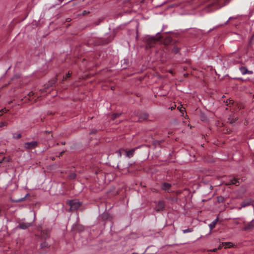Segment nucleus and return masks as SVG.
Segmentation results:
<instances>
[{"instance_id":"nucleus-15","label":"nucleus","mask_w":254,"mask_h":254,"mask_svg":"<svg viewBox=\"0 0 254 254\" xmlns=\"http://www.w3.org/2000/svg\"><path fill=\"white\" fill-rule=\"evenodd\" d=\"M225 245H226V246L225 248H230L233 247V245L232 243H225Z\"/></svg>"},{"instance_id":"nucleus-34","label":"nucleus","mask_w":254,"mask_h":254,"mask_svg":"<svg viewBox=\"0 0 254 254\" xmlns=\"http://www.w3.org/2000/svg\"><path fill=\"white\" fill-rule=\"evenodd\" d=\"M1 116H2V114H0V117Z\"/></svg>"},{"instance_id":"nucleus-19","label":"nucleus","mask_w":254,"mask_h":254,"mask_svg":"<svg viewBox=\"0 0 254 254\" xmlns=\"http://www.w3.org/2000/svg\"><path fill=\"white\" fill-rule=\"evenodd\" d=\"M76 176V175L75 173H72L70 174V175L69 176V178L71 179H73L75 178Z\"/></svg>"},{"instance_id":"nucleus-23","label":"nucleus","mask_w":254,"mask_h":254,"mask_svg":"<svg viewBox=\"0 0 254 254\" xmlns=\"http://www.w3.org/2000/svg\"><path fill=\"white\" fill-rule=\"evenodd\" d=\"M6 125V124L5 123L3 122H0V127H1Z\"/></svg>"},{"instance_id":"nucleus-20","label":"nucleus","mask_w":254,"mask_h":254,"mask_svg":"<svg viewBox=\"0 0 254 254\" xmlns=\"http://www.w3.org/2000/svg\"><path fill=\"white\" fill-rule=\"evenodd\" d=\"M71 73H70L69 71L68 72V73L66 75L65 77H64V79L66 80L67 78L69 77L71 75Z\"/></svg>"},{"instance_id":"nucleus-6","label":"nucleus","mask_w":254,"mask_h":254,"mask_svg":"<svg viewBox=\"0 0 254 254\" xmlns=\"http://www.w3.org/2000/svg\"><path fill=\"white\" fill-rule=\"evenodd\" d=\"M165 206V202L163 200H161L158 201L156 207H155V210L156 211H160L163 209Z\"/></svg>"},{"instance_id":"nucleus-14","label":"nucleus","mask_w":254,"mask_h":254,"mask_svg":"<svg viewBox=\"0 0 254 254\" xmlns=\"http://www.w3.org/2000/svg\"><path fill=\"white\" fill-rule=\"evenodd\" d=\"M180 49L178 47L175 46L172 50V52L174 54H178L180 52Z\"/></svg>"},{"instance_id":"nucleus-8","label":"nucleus","mask_w":254,"mask_h":254,"mask_svg":"<svg viewBox=\"0 0 254 254\" xmlns=\"http://www.w3.org/2000/svg\"><path fill=\"white\" fill-rule=\"evenodd\" d=\"M252 204V200L251 199L244 201L241 203V206L239 207L238 209L240 210L243 207H245L247 206H250Z\"/></svg>"},{"instance_id":"nucleus-10","label":"nucleus","mask_w":254,"mask_h":254,"mask_svg":"<svg viewBox=\"0 0 254 254\" xmlns=\"http://www.w3.org/2000/svg\"><path fill=\"white\" fill-rule=\"evenodd\" d=\"M30 225L31 224L30 223H21L18 225V227L21 229H26L30 227Z\"/></svg>"},{"instance_id":"nucleus-24","label":"nucleus","mask_w":254,"mask_h":254,"mask_svg":"<svg viewBox=\"0 0 254 254\" xmlns=\"http://www.w3.org/2000/svg\"><path fill=\"white\" fill-rule=\"evenodd\" d=\"M34 95V93L32 91V92H29V93L28 94V96L31 97V96H33Z\"/></svg>"},{"instance_id":"nucleus-11","label":"nucleus","mask_w":254,"mask_h":254,"mask_svg":"<svg viewBox=\"0 0 254 254\" xmlns=\"http://www.w3.org/2000/svg\"><path fill=\"white\" fill-rule=\"evenodd\" d=\"M218 221V217H217L213 222H212L209 225V227L210 229V230H212L213 228H215L216 224L217 223Z\"/></svg>"},{"instance_id":"nucleus-29","label":"nucleus","mask_w":254,"mask_h":254,"mask_svg":"<svg viewBox=\"0 0 254 254\" xmlns=\"http://www.w3.org/2000/svg\"><path fill=\"white\" fill-rule=\"evenodd\" d=\"M217 250V249L215 248V249H213L211 251H212V252H216Z\"/></svg>"},{"instance_id":"nucleus-4","label":"nucleus","mask_w":254,"mask_h":254,"mask_svg":"<svg viewBox=\"0 0 254 254\" xmlns=\"http://www.w3.org/2000/svg\"><path fill=\"white\" fill-rule=\"evenodd\" d=\"M239 179L235 178H230V180L226 182V185H235L236 186H238L239 185Z\"/></svg>"},{"instance_id":"nucleus-2","label":"nucleus","mask_w":254,"mask_h":254,"mask_svg":"<svg viewBox=\"0 0 254 254\" xmlns=\"http://www.w3.org/2000/svg\"><path fill=\"white\" fill-rule=\"evenodd\" d=\"M38 146V142L36 141L25 142L24 147L27 149H32Z\"/></svg>"},{"instance_id":"nucleus-30","label":"nucleus","mask_w":254,"mask_h":254,"mask_svg":"<svg viewBox=\"0 0 254 254\" xmlns=\"http://www.w3.org/2000/svg\"><path fill=\"white\" fill-rule=\"evenodd\" d=\"M42 245L44 246H47V244L46 243H44L42 244Z\"/></svg>"},{"instance_id":"nucleus-28","label":"nucleus","mask_w":254,"mask_h":254,"mask_svg":"<svg viewBox=\"0 0 254 254\" xmlns=\"http://www.w3.org/2000/svg\"><path fill=\"white\" fill-rule=\"evenodd\" d=\"M237 79H238V80H241V81H245V79H244L243 78H241V77L238 78Z\"/></svg>"},{"instance_id":"nucleus-9","label":"nucleus","mask_w":254,"mask_h":254,"mask_svg":"<svg viewBox=\"0 0 254 254\" xmlns=\"http://www.w3.org/2000/svg\"><path fill=\"white\" fill-rule=\"evenodd\" d=\"M254 228V220H252L250 223H248L244 228L245 230H252Z\"/></svg>"},{"instance_id":"nucleus-1","label":"nucleus","mask_w":254,"mask_h":254,"mask_svg":"<svg viewBox=\"0 0 254 254\" xmlns=\"http://www.w3.org/2000/svg\"><path fill=\"white\" fill-rule=\"evenodd\" d=\"M67 204L70 206L72 209H76L81 206V203L78 200H68Z\"/></svg>"},{"instance_id":"nucleus-5","label":"nucleus","mask_w":254,"mask_h":254,"mask_svg":"<svg viewBox=\"0 0 254 254\" xmlns=\"http://www.w3.org/2000/svg\"><path fill=\"white\" fill-rule=\"evenodd\" d=\"M156 39L154 37H149L146 38V43L149 47H152L155 43Z\"/></svg>"},{"instance_id":"nucleus-7","label":"nucleus","mask_w":254,"mask_h":254,"mask_svg":"<svg viewBox=\"0 0 254 254\" xmlns=\"http://www.w3.org/2000/svg\"><path fill=\"white\" fill-rule=\"evenodd\" d=\"M171 187V184L168 183H164L161 185V189L163 190L167 191L168 192H170V189Z\"/></svg>"},{"instance_id":"nucleus-27","label":"nucleus","mask_w":254,"mask_h":254,"mask_svg":"<svg viewBox=\"0 0 254 254\" xmlns=\"http://www.w3.org/2000/svg\"><path fill=\"white\" fill-rule=\"evenodd\" d=\"M116 152L118 154L119 156H121V152L120 151H117Z\"/></svg>"},{"instance_id":"nucleus-18","label":"nucleus","mask_w":254,"mask_h":254,"mask_svg":"<svg viewBox=\"0 0 254 254\" xmlns=\"http://www.w3.org/2000/svg\"><path fill=\"white\" fill-rule=\"evenodd\" d=\"M13 137V138L19 139L21 137V134L20 133L14 134Z\"/></svg>"},{"instance_id":"nucleus-17","label":"nucleus","mask_w":254,"mask_h":254,"mask_svg":"<svg viewBox=\"0 0 254 254\" xmlns=\"http://www.w3.org/2000/svg\"><path fill=\"white\" fill-rule=\"evenodd\" d=\"M120 115H121V114H118V113L114 114L112 116V119L113 120H114L115 119H116V118L119 117Z\"/></svg>"},{"instance_id":"nucleus-25","label":"nucleus","mask_w":254,"mask_h":254,"mask_svg":"<svg viewBox=\"0 0 254 254\" xmlns=\"http://www.w3.org/2000/svg\"><path fill=\"white\" fill-rule=\"evenodd\" d=\"M180 111L181 112L183 113L184 111H185V109L184 107H181L180 109Z\"/></svg>"},{"instance_id":"nucleus-3","label":"nucleus","mask_w":254,"mask_h":254,"mask_svg":"<svg viewBox=\"0 0 254 254\" xmlns=\"http://www.w3.org/2000/svg\"><path fill=\"white\" fill-rule=\"evenodd\" d=\"M239 70L243 75L245 74H253V71L252 70H249L246 66H242L239 67Z\"/></svg>"},{"instance_id":"nucleus-33","label":"nucleus","mask_w":254,"mask_h":254,"mask_svg":"<svg viewBox=\"0 0 254 254\" xmlns=\"http://www.w3.org/2000/svg\"><path fill=\"white\" fill-rule=\"evenodd\" d=\"M234 122H232V121H231L230 123H233Z\"/></svg>"},{"instance_id":"nucleus-31","label":"nucleus","mask_w":254,"mask_h":254,"mask_svg":"<svg viewBox=\"0 0 254 254\" xmlns=\"http://www.w3.org/2000/svg\"><path fill=\"white\" fill-rule=\"evenodd\" d=\"M221 248V245H220V246H219V247H218V249H220Z\"/></svg>"},{"instance_id":"nucleus-26","label":"nucleus","mask_w":254,"mask_h":254,"mask_svg":"<svg viewBox=\"0 0 254 254\" xmlns=\"http://www.w3.org/2000/svg\"><path fill=\"white\" fill-rule=\"evenodd\" d=\"M24 199V198H22L21 199H19L15 200V202H20V201L23 200Z\"/></svg>"},{"instance_id":"nucleus-21","label":"nucleus","mask_w":254,"mask_h":254,"mask_svg":"<svg viewBox=\"0 0 254 254\" xmlns=\"http://www.w3.org/2000/svg\"><path fill=\"white\" fill-rule=\"evenodd\" d=\"M7 111V110L5 108L2 109L0 111V114H2V115L4 113H6Z\"/></svg>"},{"instance_id":"nucleus-12","label":"nucleus","mask_w":254,"mask_h":254,"mask_svg":"<svg viewBox=\"0 0 254 254\" xmlns=\"http://www.w3.org/2000/svg\"><path fill=\"white\" fill-rule=\"evenodd\" d=\"M135 150V149L134 148V149H131L130 150L127 151L126 152L127 156L128 158H131V157H133Z\"/></svg>"},{"instance_id":"nucleus-16","label":"nucleus","mask_w":254,"mask_h":254,"mask_svg":"<svg viewBox=\"0 0 254 254\" xmlns=\"http://www.w3.org/2000/svg\"><path fill=\"white\" fill-rule=\"evenodd\" d=\"M193 231V229L192 228H188L185 230H183V233L185 234L189 232H192Z\"/></svg>"},{"instance_id":"nucleus-32","label":"nucleus","mask_w":254,"mask_h":254,"mask_svg":"<svg viewBox=\"0 0 254 254\" xmlns=\"http://www.w3.org/2000/svg\"><path fill=\"white\" fill-rule=\"evenodd\" d=\"M62 144H64L65 142H62Z\"/></svg>"},{"instance_id":"nucleus-13","label":"nucleus","mask_w":254,"mask_h":254,"mask_svg":"<svg viewBox=\"0 0 254 254\" xmlns=\"http://www.w3.org/2000/svg\"><path fill=\"white\" fill-rule=\"evenodd\" d=\"M225 1L226 0H216L215 3L220 6H222L225 5Z\"/></svg>"},{"instance_id":"nucleus-22","label":"nucleus","mask_w":254,"mask_h":254,"mask_svg":"<svg viewBox=\"0 0 254 254\" xmlns=\"http://www.w3.org/2000/svg\"><path fill=\"white\" fill-rule=\"evenodd\" d=\"M90 13L89 11H86V10H84L83 11L82 13V15H87L88 14H89Z\"/></svg>"}]
</instances>
